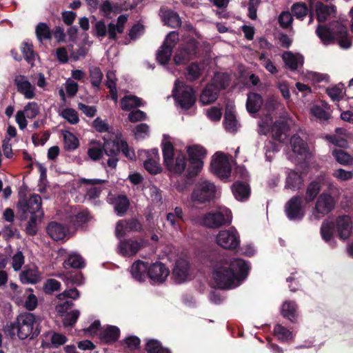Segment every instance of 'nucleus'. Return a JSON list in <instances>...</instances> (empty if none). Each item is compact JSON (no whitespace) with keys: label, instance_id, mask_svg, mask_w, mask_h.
<instances>
[{"label":"nucleus","instance_id":"35","mask_svg":"<svg viewBox=\"0 0 353 353\" xmlns=\"http://www.w3.org/2000/svg\"><path fill=\"white\" fill-rule=\"evenodd\" d=\"M120 336V330L114 325H110L100 333V339L108 343L117 341Z\"/></svg>","mask_w":353,"mask_h":353},{"label":"nucleus","instance_id":"47","mask_svg":"<svg viewBox=\"0 0 353 353\" xmlns=\"http://www.w3.org/2000/svg\"><path fill=\"white\" fill-rule=\"evenodd\" d=\"M90 219V213L87 210L78 212L76 215L70 217V222L76 227L82 226L88 223Z\"/></svg>","mask_w":353,"mask_h":353},{"label":"nucleus","instance_id":"40","mask_svg":"<svg viewBox=\"0 0 353 353\" xmlns=\"http://www.w3.org/2000/svg\"><path fill=\"white\" fill-rule=\"evenodd\" d=\"M130 207V201L124 194H119L114 201V211L119 216L124 215Z\"/></svg>","mask_w":353,"mask_h":353},{"label":"nucleus","instance_id":"60","mask_svg":"<svg viewBox=\"0 0 353 353\" xmlns=\"http://www.w3.org/2000/svg\"><path fill=\"white\" fill-rule=\"evenodd\" d=\"M67 283L80 285L83 283V276L81 272H69L65 276Z\"/></svg>","mask_w":353,"mask_h":353},{"label":"nucleus","instance_id":"12","mask_svg":"<svg viewBox=\"0 0 353 353\" xmlns=\"http://www.w3.org/2000/svg\"><path fill=\"white\" fill-rule=\"evenodd\" d=\"M232 217L230 214H224L221 212H208L202 219V223L209 228H219L231 223Z\"/></svg>","mask_w":353,"mask_h":353},{"label":"nucleus","instance_id":"52","mask_svg":"<svg viewBox=\"0 0 353 353\" xmlns=\"http://www.w3.org/2000/svg\"><path fill=\"white\" fill-rule=\"evenodd\" d=\"M282 58L285 65L292 71H295L298 68V59L292 52H284Z\"/></svg>","mask_w":353,"mask_h":353},{"label":"nucleus","instance_id":"36","mask_svg":"<svg viewBox=\"0 0 353 353\" xmlns=\"http://www.w3.org/2000/svg\"><path fill=\"white\" fill-rule=\"evenodd\" d=\"M142 105V99L135 95H125L121 99V108L124 111H130L134 108Z\"/></svg>","mask_w":353,"mask_h":353},{"label":"nucleus","instance_id":"56","mask_svg":"<svg viewBox=\"0 0 353 353\" xmlns=\"http://www.w3.org/2000/svg\"><path fill=\"white\" fill-rule=\"evenodd\" d=\"M38 217L39 216L37 214L30 215V219L28 221L26 228H25V232L27 235L33 236L37 234V221Z\"/></svg>","mask_w":353,"mask_h":353},{"label":"nucleus","instance_id":"33","mask_svg":"<svg viewBox=\"0 0 353 353\" xmlns=\"http://www.w3.org/2000/svg\"><path fill=\"white\" fill-rule=\"evenodd\" d=\"M334 223L324 221L321 226L320 233L322 239L327 243H335L334 241Z\"/></svg>","mask_w":353,"mask_h":353},{"label":"nucleus","instance_id":"18","mask_svg":"<svg viewBox=\"0 0 353 353\" xmlns=\"http://www.w3.org/2000/svg\"><path fill=\"white\" fill-rule=\"evenodd\" d=\"M143 247L142 239H128L121 240L119 244V252L125 256L136 254Z\"/></svg>","mask_w":353,"mask_h":353},{"label":"nucleus","instance_id":"23","mask_svg":"<svg viewBox=\"0 0 353 353\" xmlns=\"http://www.w3.org/2000/svg\"><path fill=\"white\" fill-rule=\"evenodd\" d=\"M281 314L292 323H298V305L294 301H285L281 305Z\"/></svg>","mask_w":353,"mask_h":353},{"label":"nucleus","instance_id":"17","mask_svg":"<svg viewBox=\"0 0 353 353\" xmlns=\"http://www.w3.org/2000/svg\"><path fill=\"white\" fill-rule=\"evenodd\" d=\"M174 98L178 105L185 110L192 107L196 100L195 92L190 86H187L179 94H175Z\"/></svg>","mask_w":353,"mask_h":353},{"label":"nucleus","instance_id":"9","mask_svg":"<svg viewBox=\"0 0 353 353\" xmlns=\"http://www.w3.org/2000/svg\"><path fill=\"white\" fill-rule=\"evenodd\" d=\"M335 206L334 198L328 193L321 194L316 201L314 215L319 218L331 212Z\"/></svg>","mask_w":353,"mask_h":353},{"label":"nucleus","instance_id":"4","mask_svg":"<svg viewBox=\"0 0 353 353\" xmlns=\"http://www.w3.org/2000/svg\"><path fill=\"white\" fill-rule=\"evenodd\" d=\"M187 153L189 157V165L187 169L188 176L194 177L201 172L203 166V159L206 157L207 150L199 145L188 146Z\"/></svg>","mask_w":353,"mask_h":353},{"label":"nucleus","instance_id":"11","mask_svg":"<svg viewBox=\"0 0 353 353\" xmlns=\"http://www.w3.org/2000/svg\"><path fill=\"white\" fill-rule=\"evenodd\" d=\"M142 223L136 218L119 220L116 225L115 234L118 239L124 237L128 232H141Z\"/></svg>","mask_w":353,"mask_h":353},{"label":"nucleus","instance_id":"63","mask_svg":"<svg viewBox=\"0 0 353 353\" xmlns=\"http://www.w3.org/2000/svg\"><path fill=\"white\" fill-rule=\"evenodd\" d=\"M293 21L292 15L290 12H282L279 17V23L281 28H288Z\"/></svg>","mask_w":353,"mask_h":353},{"label":"nucleus","instance_id":"15","mask_svg":"<svg viewBox=\"0 0 353 353\" xmlns=\"http://www.w3.org/2000/svg\"><path fill=\"white\" fill-rule=\"evenodd\" d=\"M170 274L169 269L161 262L148 263V277L154 283H162Z\"/></svg>","mask_w":353,"mask_h":353},{"label":"nucleus","instance_id":"45","mask_svg":"<svg viewBox=\"0 0 353 353\" xmlns=\"http://www.w3.org/2000/svg\"><path fill=\"white\" fill-rule=\"evenodd\" d=\"M290 142L294 152L303 154L306 152L307 144L299 134H294L291 137Z\"/></svg>","mask_w":353,"mask_h":353},{"label":"nucleus","instance_id":"3","mask_svg":"<svg viewBox=\"0 0 353 353\" xmlns=\"http://www.w3.org/2000/svg\"><path fill=\"white\" fill-rule=\"evenodd\" d=\"M162 153L164 165L170 172L181 174L185 171L187 165L186 157L181 152L174 159V148L170 141L162 143Z\"/></svg>","mask_w":353,"mask_h":353},{"label":"nucleus","instance_id":"28","mask_svg":"<svg viewBox=\"0 0 353 353\" xmlns=\"http://www.w3.org/2000/svg\"><path fill=\"white\" fill-rule=\"evenodd\" d=\"M223 125L225 130L231 133L236 132L241 126L234 112L229 109L225 110Z\"/></svg>","mask_w":353,"mask_h":353},{"label":"nucleus","instance_id":"13","mask_svg":"<svg viewBox=\"0 0 353 353\" xmlns=\"http://www.w3.org/2000/svg\"><path fill=\"white\" fill-rule=\"evenodd\" d=\"M41 197L39 194H32L28 199L19 201V208L24 213H30L31 215L37 214L38 216H43V212L41 209Z\"/></svg>","mask_w":353,"mask_h":353},{"label":"nucleus","instance_id":"64","mask_svg":"<svg viewBox=\"0 0 353 353\" xmlns=\"http://www.w3.org/2000/svg\"><path fill=\"white\" fill-rule=\"evenodd\" d=\"M190 59V57L182 48L175 53L173 58L176 65L186 64Z\"/></svg>","mask_w":353,"mask_h":353},{"label":"nucleus","instance_id":"10","mask_svg":"<svg viewBox=\"0 0 353 353\" xmlns=\"http://www.w3.org/2000/svg\"><path fill=\"white\" fill-rule=\"evenodd\" d=\"M104 154L109 157L107 165L111 169H115L119 160L121 152V141L116 140H105L103 144Z\"/></svg>","mask_w":353,"mask_h":353},{"label":"nucleus","instance_id":"27","mask_svg":"<svg viewBox=\"0 0 353 353\" xmlns=\"http://www.w3.org/2000/svg\"><path fill=\"white\" fill-rule=\"evenodd\" d=\"M263 103L262 97L256 92H250L248 94L246 109L250 114H255L259 111Z\"/></svg>","mask_w":353,"mask_h":353},{"label":"nucleus","instance_id":"22","mask_svg":"<svg viewBox=\"0 0 353 353\" xmlns=\"http://www.w3.org/2000/svg\"><path fill=\"white\" fill-rule=\"evenodd\" d=\"M219 93V90L214 84L208 83L201 93L199 102L203 105L212 104L218 99Z\"/></svg>","mask_w":353,"mask_h":353},{"label":"nucleus","instance_id":"34","mask_svg":"<svg viewBox=\"0 0 353 353\" xmlns=\"http://www.w3.org/2000/svg\"><path fill=\"white\" fill-rule=\"evenodd\" d=\"M35 34L38 41L41 43L43 41H50L52 38V32L49 26L44 22L39 23L35 28Z\"/></svg>","mask_w":353,"mask_h":353},{"label":"nucleus","instance_id":"30","mask_svg":"<svg viewBox=\"0 0 353 353\" xmlns=\"http://www.w3.org/2000/svg\"><path fill=\"white\" fill-rule=\"evenodd\" d=\"M303 183V179L301 174L291 170L285 180V188L292 190L301 189Z\"/></svg>","mask_w":353,"mask_h":353},{"label":"nucleus","instance_id":"14","mask_svg":"<svg viewBox=\"0 0 353 353\" xmlns=\"http://www.w3.org/2000/svg\"><path fill=\"white\" fill-rule=\"evenodd\" d=\"M334 223V230L337 232V236L343 241L349 239L352 230V222L349 215L339 216Z\"/></svg>","mask_w":353,"mask_h":353},{"label":"nucleus","instance_id":"5","mask_svg":"<svg viewBox=\"0 0 353 353\" xmlns=\"http://www.w3.org/2000/svg\"><path fill=\"white\" fill-rule=\"evenodd\" d=\"M216 187L214 183L208 181L198 182L195 184L191 194L194 205L208 204L214 199Z\"/></svg>","mask_w":353,"mask_h":353},{"label":"nucleus","instance_id":"6","mask_svg":"<svg viewBox=\"0 0 353 353\" xmlns=\"http://www.w3.org/2000/svg\"><path fill=\"white\" fill-rule=\"evenodd\" d=\"M285 213L290 221H301L305 215V208L302 196L295 195L290 198L285 205Z\"/></svg>","mask_w":353,"mask_h":353},{"label":"nucleus","instance_id":"24","mask_svg":"<svg viewBox=\"0 0 353 353\" xmlns=\"http://www.w3.org/2000/svg\"><path fill=\"white\" fill-rule=\"evenodd\" d=\"M148 263L141 260L134 261L130 268L132 277L139 282L145 281L148 277Z\"/></svg>","mask_w":353,"mask_h":353},{"label":"nucleus","instance_id":"25","mask_svg":"<svg viewBox=\"0 0 353 353\" xmlns=\"http://www.w3.org/2000/svg\"><path fill=\"white\" fill-rule=\"evenodd\" d=\"M14 84L17 91L23 94L26 99H33L35 96L34 87L28 80L25 79L24 76H19L14 79Z\"/></svg>","mask_w":353,"mask_h":353},{"label":"nucleus","instance_id":"54","mask_svg":"<svg viewBox=\"0 0 353 353\" xmlns=\"http://www.w3.org/2000/svg\"><path fill=\"white\" fill-rule=\"evenodd\" d=\"M274 332L275 335H276L279 339L281 341H288L292 337V332L280 324H276L274 326Z\"/></svg>","mask_w":353,"mask_h":353},{"label":"nucleus","instance_id":"21","mask_svg":"<svg viewBox=\"0 0 353 353\" xmlns=\"http://www.w3.org/2000/svg\"><path fill=\"white\" fill-rule=\"evenodd\" d=\"M232 194L235 199L239 201L248 200L251 194L250 185L244 181H236L231 186Z\"/></svg>","mask_w":353,"mask_h":353},{"label":"nucleus","instance_id":"19","mask_svg":"<svg viewBox=\"0 0 353 353\" xmlns=\"http://www.w3.org/2000/svg\"><path fill=\"white\" fill-rule=\"evenodd\" d=\"M147 159L143 163L144 168L151 174L155 175L162 172L159 163L158 149L154 148L147 152Z\"/></svg>","mask_w":353,"mask_h":353},{"label":"nucleus","instance_id":"51","mask_svg":"<svg viewBox=\"0 0 353 353\" xmlns=\"http://www.w3.org/2000/svg\"><path fill=\"white\" fill-rule=\"evenodd\" d=\"M21 280L24 283H37L39 281L37 271L32 269L23 270L21 274Z\"/></svg>","mask_w":353,"mask_h":353},{"label":"nucleus","instance_id":"41","mask_svg":"<svg viewBox=\"0 0 353 353\" xmlns=\"http://www.w3.org/2000/svg\"><path fill=\"white\" fill-rule=\"evenodd\" d=\"M65 269L75 268L81 269L84 268L85 263L83 259L79 254H71L63 263Z\"/></svg>","mask_w":353,"mask_h":353},{"label":"nucleus","instance_id":"55","mask_svg":"<svg viewBox=\"0 0 353 353\" xmlns=\"http://www.w3.org/2000/svg\"><path fill=\"white\" fill-rule=\"evenodd\" d=\"M80 312L77 310H72L70 312H65V314L63 319V323L64 327H72L73 326L79 316Z\"/></svg>","mask_w":353,"mask_h":353},{"label":"nucleus","instance_id":"16","mask_svg":"<svg viewBox=\"0 0 353 353\" xmlns=\"http://www.w3.org/2000/svg\"><path fill=\"white\" fill-rule=\"evenodd\" d=\"M46 232L55 241H64L68 238L69 228L65 224L50 221L46 227Z\"/></svg>","mask_w":353,"mask_h":353},{"label":"nucleus","instance_id":"43","mask_svg":"<svg viewBox=\"0 0 353 353\" xmlns=\"http://www.w3.org/2000/svg\"><path fill=\"white\" fill-rule=\"evenodd\" d=\"M172 48L163 43L157 53V60L161 65H166L170 60Z\"/></svg>","mask_w":353,"mask_h":353},{"label":"nucleus","instance_id":"61","mask_svg":"<svg viewBox=\"0 0 353 353\" xmlns=\"http://www.w3.org/2000/svg\"><path fill=\"white\" fill-rule=\"evenodd\" d=\"M332 155L341 164L347 165L350 162V156L344 150L335 149L332 151Z\"/></svg>","mask_w":353,"mask_h":353},{"label":"nucleus","instance_id":"38","mask_svg":"<svg viewBox=\"0 0 353 353\" xmlns=\"http://www.w3.org/2000/svg\"><path fill=\"white\" fill-rule=\"evenodd\" d=\"M335 37L339 40V43L341 48L347 49L352 46V40L345 26H341L337 28L335 31Z\"/></svg>","mask_w":353,"mask_h":353},{"label":"nucleus","instance_id":"49","mask_svg":"<svg viewBox=\"0 0 353 353\" xmlns=\"http://www.w3.org/2000/svg\"><path fill=\"white\" fill-rule=\"evenodd\" d=\"M292 14L299 19H303L308 13V8L306 3L297 2L292 5Z\"/></svg>","mask_w":353,"mask_h":353},{"label":"nucleus","instance_id":"58","mask_svg":"<svg viewBox=\"0 0 353 353\" xmlns=\"http://www.w3.org/2000/svg\"><path fill=\"white\" fill-rule=\"evenodd\" d=\"M93 34L98 38H103L107 35V26L105 21H97L93 27Z\"/></svg>","mask_w":353,"mask_h":353},{"label":"nucleus","instance_id":"29","mask_svg":"<svg viewBox=\"0 0 353 353\" xmlns=\"http://www.w3.org/2000/svg\"><path fill=\"white\" fill-rule=\"evenodd\" d=\"M161 18L165 25L172 28H176L181 26V21L177 12L172 10H165L163 11L161 10Z\"/></svg>","mask_w":353,"mask_h":353},{"label":"nucleus","instance_id":"53","mask_svg":"<svg viewBox=\"0 0 353 353\" xmlns=\"http://www.w3.org/2000/svg\"><path fill=\"white\" fill-rule=\"evenodd\" d=\"M22 111L24 112L25 116L28 119H32L39 114L40 108L36 102H29Z\"/></svg>","mask_w":353,"mask_h":353},{"label":"nucleus","instance_id":"59","mask_svg":"<svg viewBox=\"0 0 353 353\" xmlns=\"http://www.w3.org/2000/svg\"><path fill=\"white\" fill-rule=\"evenodd\" d=\"M312 114L319 120L327 121L330 118V114L323 108L319 105H314L311 109Z\"/></svg>","mask_w":353,"mask_h":353},{"label":"nucleus","instance_id":"1","mask_svg":"<svg viewBox=\"0 0 353 353\" xmlns=\"http://www.w3.org/2000/svg\"><path fill=\"white\" fill-rule=\"evenodd\" d=\"M212 279L221 290L239 286L248 275L250 267L245 261L224 255H210Z\"/></svg>","mask_w":353,"mask_h":353},{"label":"nucleus","instance_id":"32","mask_svg":"<svg viewBox=\"0 0 353 353\" xmlns=\"http://www.w3.org/2000/svg\"><path fill=\"white\" fill-rule=\"evenodd\" d=\"M321 182L319 180H314L308 184L304 199L306 203H310L314 201L321 192Z\"/></svg>","mask_w":353,"mask_h":353},{"label":"nucleus","instance_id":"42","mask_svg":"<svg viewBox=\"0 0 353 353\" xmlns=\"http://www.w3.org/2000/svg\"><path fill=\"white\" fill-rule=\"evenodd\" d=\"M147 353H172L170 350L164 347L157 339H149L145 343Z\"/></svg>","mask_w":353,"mask_h":353},{"label":"nucleus","instance_id":"46","mask_svg":"<svg viewBox=\"0 0 353 353\" xmlns=\"http://www.w3.org/2000/svg\"><path fill=\"white\" fill-rule=\"evenodd\" d=\"M185 77L189 81H194L201 75V68L197 62L191 63L186 68Z\"/></svg>","mask_w":353,"mask_h":353},{"label":"nucleus","instance_id":"8","mask_svg":"<svg viewBox=\"0 0 353 353\" xmlns=\"http://www.w3.org/2000/svg\"><path fill=\"white\" fill-rule=\"evenodd\" d=\"M216 158L211 162L212 172L221 179H228L230 176L231 166L225 154L221 152L215 153Z\"/></svg>","mask_w":353,"mask_h":353},{"label":"nucleus","instance_id":"39","mask_svg":"<svg viewBox=\"0 0 353 353\" xmlns=\"http://www.w3.org/2000/svg\"><path fill=\"white\" fill-rule=\"evenodd\" d=\"M24 59L32 66L34 65V61L37 54L34 50L33 45L29 42H23L21 46Z\"/></svg>","mask_w":353,"mask_h":353},{"label":"nucleus","instance_id":"37","mask_svg":"<svg viewBox=\"0 0 353 353\" xmlns=\"http://www.w3.org/2000/svg\"><path fill=\"white\" fill-rule=\"evenodd\" d=\"M231 82L230 76L226 72H216L212 79V84H214L219 92L227 89Z\"/></svg>","mask_w":353,"mask_h":353},{"label":"nucleus","instance_id":"7","mask_svg":"<svg viewBox=\"0 0 353 353\" xmlns=\"http://www.w3.org/2000/svg\"><path fill=\"white\" fill-rule=\"evenodd\" d=\"M217 244L225 250H234L240 245V236L234 228L219 231L216 237Z\"/></svg>","mask_w":353,"mask_h":353},{"label":"nucleus","instance_id":"62","mask_svg":"<svg viewBox=\"0 0 353 353\" xmlns=\"http://www.w3.org/2000/svg\"><path fill=\"white\" fill-rule=\"evenodd\" d=\"M61 283L54 279H49L46 281L44 290L46 294H50L55 291H59L61 288Z\"/></svg>","mask_w":353,"mask_h":353},{"label":"nucleus","instance_id":"31","mask_svg":"<svg viewBox=\"0 0 353 353\" xmlns=\"http://www.w3.org/2000/svg\"><path fill=\"white\" fill-rule=\"evenodd\" d=\"M316 18L319 23L325 22L331 12H335L336 7L333 5L327 6L321 1H317L315 5Z\"/></svg>","mask_w":353,"mask_h":353},{"label":"nucleus","instance_id":"48","mask_svg":"<svg viewBox=\"0 0 353 353\" xmlns=\"http://www.w3.org/2000/svg\"><path fill=\"white\" fill-rule=\"evenodd\" d=\"M64 148L65 150H74L79 146V141L77 137L71 132H68L63 136Z\"/></svg>","mask_w":353,"mask_h":353},{"label":"nucleus","instance_id":"44","mask_svg":"<svg viewBox=\"0 0 353 353\" xmlns=\"http://www.w3.org/2000/svg\"><path fill=\"white\" fill-rule=\"evenodd\" d=\"M316 34L324 43L332 42L334 40L335 34L326 26L319 25L316 30Z\"/></svg>","mask_w":353,"mask_h":353},{"label":"nucleus","instance_id":"26","mask_svg":"<svg viewBox=\"0 0 353 353\" xmlns=\"http://www.w3.org/2000/svg\"><path fill=\"white\" fill-rule=\"evenodd\" d=\"M289 130L288 124L284 121H276L271 126V133L274 140L284 142L286 132Z\"/></svg>","mask_w":353,"mask_h":353},{"label":"nucleus","instance_id":"50","mask_svg":"<svg viewBox=\"0 0 353 353\" xmlns=\"http://www.w3.org/2000/svg\"><path fill=\"white\" fill-rule=\"evenodd\" d=\"M89 70L92 85L93 87L99 88L103 78V74L101 70L99 67L92 66L90 68Z\"/></svg>","mask_w":353,"mask_h":353},{"label":"nucleus","instance_id":"2","mask_svg":"<svg viewBox=\"0 0 353 353\" xmlns=\"http://www.w3.org/2000/svg\"><path fill=\"white\" fill-rule=\"evenodd\" d=\"M38 326L35 315L30 312H24L17 316L16 321L7 325V332L10 336H14L17 332L21 340L26 339L29 336L34 339L40 334Z\"/></svg>","mask_w":353,"mask_h":353},{"label":"nucleus","instance_id":"57","mask_svg":"<svg viewBox=\"0 0 353 353\" xmlns=\"http://www.w3.org/2000/svg\"><path fill=\"white\" fill-rule=\"evenodd\" d=\"M61 116L71 124H77L79 121L77 112L72 108L64 109Z\"/></svg>","mask_w":353,"mask_h":353},{"label":"nucleus","instance_id":"20","mask_svg":"<svg viewBox=\"0 0 353 353\" xmlns=\"http://www.w3.org/2000/svg\"><path fill=\"white\" fill-rule=\"evenodd\" d=\"M190 264L183 259H178L172 270V276L175 283H181L186 281L189 276Z\"/></svg>","mask_w":353,"mask_h":353}]
</instances>
